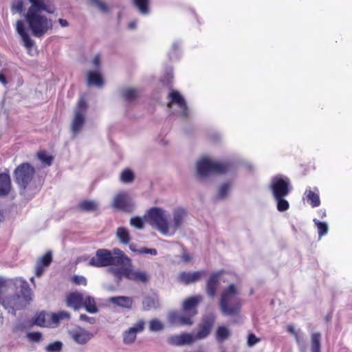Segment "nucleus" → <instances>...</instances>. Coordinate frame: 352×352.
Wrapping results in <instances>:
<instances>
[{
  "mask_svg": "<svg viewBox=\"0 0 352 352\" xmlns=\"http://www.w3.org/2000/svg\"><path fill=\"white\" fill-rule=\"evenodd\" d=\"M29 2L31 5L25 14V21L33 36L41 38L53 28L52 20L41 12L52 13L53 11L48 9L45 0H29Z\"/></svg>",
  "mask_w": 352,
  "mask_h": 352,
  "instance_id": "obj_1",
  "label": "nucleus"
},
{
  "mask_svg": "<svg viewBox=\"0 0 352 352\" xmlns=\"http://www.w3.org/2000/svg\"><path fill=\"white\" fill-rule=\"evenodd\" d=\"M8 286L12 288L15 293L6 297L2 302L3 307L11 310L12 313L25 307L32 300V292L28 283L21 277L9 280Z\"/></svg>",
  "mask_w": 352,
  "mask_h": 352,
  "instance_id": "obj_2",
  "label": "nucleus"
},
{
  "mask_svg": "<svg viewBox=\"0 0 352 352\" xmlns=\"http://www.w3.org/2000/svg\"><path fill=\"white\" fill-rule=\"evenodd\" d=\"M201 296H192L185 299L182 303V311H172L168 320L176 326H190L194 323V317L198 314L197 307L201 301Z\"/></svg>",
  "mask_w": 352,
  "mask_h": 352,
  "instance_id": "obj_3",
  "label": "nucleus"
},
{
  "mask_svg": "<svg viewBox=\"0 0 352 352\" xmlns=\"http://www.w3.org/2000/svg\"><path fill=\"white\" fill-rule=\"evenodd\" d=\"M89 264L96 267L129 265L131 259L119 248H113L112 251L98 249L96 255L90 259Z\"/></svg>",
  "mask_w": 352,
  "mask_h": 352,
  "instance_id": "obj_4",
  "label": "nucleus"
},
{
  "mask_svg": "<svg viewBox=\"0 0 352 352\" xmlns=\"http://www.w3.org/2000/svg\"><path fill=\"white\" fill-rule=\"evenodd\" d=\"M239 294V290L234 284L229 285L221 292L219 307L224 315L238 316L240 314L242 300L237 296Z\"/></svg>",
  "mask_w": 352,
  "mask_h": 352,
  "instance_id": "obj_5",
  "label": "nucleus"
},
{
  "mask_svg": "<svg viewBox=\"0 0 352 352\" xmlns=\"http://www.w3.org/2000/svg\"><path fill=\"white\" fill-rule=\"evenodd\" d=\"M231 168L232 164L229 162H217L208 158L200 160L197 164V174L201 177L226 174Z\"/></svg>",
  "mask_w": 352,
  "mask_h": 352,
  "instance_id": "obj_6",
  "label": "nucleus"
},
{
  "mask_svg": "<svg viewBox=\"0 0 352 352\" xmlns=\"http://www.w3.org/2000/svg\"><path fill=\"white\" fill-rule=\"evenodd\" d=\"M35 173V168L29 162H23L16 167L13 176L16 184L24 190L32 182Z\"/></svg>",
  "mask_w": 352,
  "mask_h": 352,
  "instance_id": "obj_7",
  "label": "nucleus"
},
{
  "mask_svg": "<svg viewBox=\"0 0 352 352\" xmlns=\"http://www.w3.org/2000/svg\"><path fill=\"white\" fill-rule=\"evenodd\" d=\"M146 221L163 234L169 232V223L165 212L160 208L153 207L148 210Z\"/></svg>",
  "mask_w": 352,
  "mask_h": 352,
  "instance_id": "obj_8",
  "label": "nucleus"
},
{
  "mask_svg": "<svg viewBox=\"0 0 352 352\" xmlns=\"http://www.w3.org/2000/svg\"><path fill=\"white\" fill-rule=\"evenodd\" d=\"M289 179L281 176L275 177L272 179L270 190L274 198L285 197L290 192Z\"/></svg>",
  "mask_w": 352,
  "mask_h": 352,
  "instance_id": "obj_9",
  "label": "nucleus"
},
{
  "mask_svg": "<svg viewBox=\"0 0 352 352\" xmlns=\"http://www.w3.org/2000/svg\"><path fill=\"white\" fill-rule=\"evenodd\" d=\"M216 317L213 314H208L204 316L201 322L198 325V330L195 335H193L195 342L198 340H202L208 337L210 333L214 324Z\"/></svg>",
  "mask_w": 352,
  "mask_h": 352,
  "instance_id": "obj_10",
  "label": "nucleus"
},
{
  "mask_svg": "<svg viewBox=\"0 0 352 352\" xmlns=\"http://www.w3.org/2000/svg\"><path fill=\"white\" fill-rule=\"evenodd\" d=\"M145 322L140 320L133 327L129 328L123 333V342L126 344H130L135 342L137 333L142 332L144 329Z\"/></svg>",
  "mask_w": 352,
  "mask_h": 352,
  "instance_id": "obj_11",
  "label": "nucleus"
},
{
  "mask_svg": "<svg viewBox=\"0 0 352 352\" xmlns=\"http://www.w3.org/2000/svg\"><path fill=\"white\" fill-rule=\"evenodd\" d=\"M221 275L222 272H214L209 276L206 282V291L207 294L211 298H214L217 294L219 287V278Z\"/></svg>",
  "mask_w": 352,
  "mask_h": 352,
  "instance_id": "obj_12",
  "label": "nucleus"
},
{
  "mask_svg": "<svg viewBox=\"0 0 352 352\" xmlns=\"http://www.w3.org/2000/svg\"><path fill=\"white\" fill-rule=\"evenodd\" d=\"M170 102L168 104V107H171L172 104H176L181 109L184 117L188 116V106L183 96L177 91H172L169 96Z\"/></svg>",
  "mask_w": 352,
  "mask_h": 352,
  "instance_id": "obj_13",
  "label": "nucleus"
},
{
  "mask_svg": "<svg viewBox=\"0 0 352 352\" xmlns=\"http://www.w3.org/2000/svg\"><path fill=\"white\" fill-rule=\"evenodd\" d=\"M16 30L17 33L21 36L23 45L28 50H30L34 45V42L30 37L28 32L25 30L24 22L21 20H18L16 23Z\"/></svg>",
  "mask_w": 352,
  "mask_h": 352,
  "instance_id": "obj_14",
  "label": "nucleus"
},
{
  "mask_svg": "<svg viewBox=\"0 0 352 352\" xmlns=\"http://www.w3.org/2000/svg\"><path fill=\"white\" fill-rule=\"evenodd\" d=\"M113 206L118 210L130 211L131 203L128 194L126 192L118 193L114 198Z\"/></svg>",
  "mask_w": 352,
  "mask_h": 352,
  "instance_id": "obj_15",
  "label": "nucleus"
},
{
  "mask_svg": "<svg viewBox=\"0 0 352 352\" xmlns=\"http://www.w3.org/2000/svg\"><path fill=\"white\" fill-rule=\"evenodd\" d=\"M84 295L78 292H71L66 296L67 307L78 310L83 307Z\"/></svg>",
  "mask_w": 352,
  "mask_h": 352,
  "instance_id": "obj_16",
  "label": "nucleus"
},
{
  "mask_svg": "<svg viewBox=\"0 0 352 352\" xmlns=\"http://www.w3.org/2000/svg\"><path fill=\"white\" fill-rule=\"evenodd\" d=\"M206 272L205 270H200L194 272H183L179 276V280L181 283L185 285H189L199 281L201 278L205 276Z\"/></svg>",
  "mask_w": 352,
  "mask_h": 352,
  "instance_id": "obj_17",
  "label": "nucleus"
},
{
  "mask_svg": "<svg viewBox=\"0 0 352 352\" xmlns=\"http://www.w3.org/2000/svg\"><path fill=\"white\" fill-rule=\"evenodd\" d=\"M168 342L174 346H182L185 344H190L195 342L193 335L184 333L180 335L170 336L168 338Z\"/></svg>",
  "mask_w": 352,
  "mask_h": 352,
  "instance_id": "obj_18",
  "label": "nucleus"
},
{
  "mask_svg": "<svg viewBox=\"0 0 352 352\" xmlns=\"http://www.w3.org/2000/svg\"><path fill=\"white\" fill-rule=\"evenodd\" d=\"M85 116L86 115L80 114V113H74L70 126L72 136L74 138L78 135L82 131L86 122Z\"/></svg>",
  "mask_w": 352,
  "mask_h": 352,
  "instance_id": "obj_19",
  "label": "nucleus"
},
{
  "mask_svg": "<svg viewBox=\"0 0 352 352\" xmlns=\"http://www.w3.org/2000/svg\"><path fill=\"white\" fill-rule=\"evenodd\" d=\"M187 216V212L184 208H178L173 211V219L169 223V229H172L174 232L179 229L185 218Z\"/></svg>",
  "mask_w": 352,
  "mask_h": 352,
  "instance_id": "obj_20",
  "label": "nucleus"
},
{
  "mask_svg": "<svg viewBox=\"0 0 352 352\" xmlns=\"http://www.w3.org/2000/svg\"><path fill=\"white\" fill-rule=\"evenodd\" d=\"M11 189L12 183L8 172L0 173V197L8 195Z\"/></svg>",
  "mask_w": 352,
  "mask_h": 352,
  "instance_id": "obj_21",
  "label": "nucleus"
},
{
  "mask_svg": "<svg viewBox=\"0 0 352 352\" xmlns=\"http://www.w3.org/2000/svg\"><path fill=\"white\" fill-rule=\"evenodd\" d=\"M126 278L137 283H146L148 281V276L146 272L134 270L129 267L126 272Z\"/></svg>",
  "mask_w": 352,
  "mask_h": 352,
  "instance_id": "obj_22",
  "label": "nucleus"
},
{
  "mask_svg": "<svg viewBox=\"0 0 352 352\" xmlns=\"http://www.w3.org/2000/svg\"><path fill=\"white\" fill-rule=\"evenodd\" d=\"M72 337L77 343L84 344L93 337V335L84 329L78 328L72 332Z\"/></svg>",
  "mask_w": 352,
  "mask_h": 352,
  "instance_id": "obj_23",
  "label": "nucleus"
},
{
  "mask_svg": "<svg viewBox=\"0 0 352 352\" xmlns=\"http://www.w3.org/2000/svg\"><path fill=\"white\" fill-rule=\"evenodd\" d=\"M306 201L312 208H316L320 205L319 191L318 188H314V190L311 188L306 189L305 192Z\"/></svg>",
  "mask_w": 352,
  "mask_h": 352,
  "instance_id": "obj_24",
  "label": "nucleus"
},
{
  "mask_svg": "<svg viewBox=\"0 0 352 352\" xmlns=\"http://www.w3.org/2000/svg\"><path fill=\"white\" fill-rule=\"evenodd\" d=\"M287 331L292 334L297 342V345L300 352H307V347L305 341L300 334L296 331L293 325L289 324L287 326Z\"/></svg>",
  "mask_w": 352,
  "mask_h": 352,
  "instance_id": "obj_25",
  "label": "nucleus"
},
{
  "mask_svg": "<svg viewBox=\"0 0 352 352\" xmlns=\"http://www.w3.org/2000/svg\"><path fill=\"white\" fill-rule=\"evenodd\" d=\"M109 302L121 307L131 309L133 305V298L128 296H114L109 299Z\"/></svg>",
  "mask_w": 352,
  "mask_h": 352,
  "instance_id": "obj_26",
  "label": "nucleus"
},
{
  "mask_svg": "<svg viewBox=\"0 0 352 352\" xmlns=\"http://www.w3.org/2000/svg\"><path fill=\"white\" fill-rule=\"evenodd\" d=\"M87 84L89 85H95L102 87L104 84L102 76L97 72H89L87 73Z\"/></svg>",
  "mask_w": 352,
  "mask_h": 352,
  "instance_id": "obj_27",
  "label": "nucleus"
},
{
  "mask_svg": "<svg viewBox=\"0 0 352 352\" xmlns=\"http://www.w3.org/2000/svg\"><path fill=\"white\" fill-rule=\"evenodd\" d=\"M98 205L94 200L85 199L79 203L78 208L83 212H94L98 210Z\"/></svg>",
  "mask_w": 352,
  "mask_h": 352,
  "instance_id": "obj_28",
  "label": "nucleus"
},
{
  "mask_svg": "<svg viewBox=\"0 0 352 352\" xmlns=\"http://www.w3.org/2000/svg\"><path fill=\"white\" fill-rule=\"evenodd\" d=\"M118 268H112L110 272L113 274L117 282H120L123 277L126 278V272H129V267H131V263L129 265L118 266Z\"/></svg>",
  "mask_w": 352,
  "mask_h": 352,
  "instance_id": "obj_29",
  "label": "nucleus"
},
{
  "mask_svg": "<svg viewBox=\"0 0 352 352\" xmlns=\"http://www.w3.org/2000/svg\"><path fill=\"white\" fill-rule=\"evenodd\" d=\"M311 352H321V334L319 332L311 335Z\"/></svg>",
  "mask_w": 352,
  "mask_h": 352,
  "instance_id": "obj_30",
  "label": "nucleus"
},
{
  "mask_svg": "<svg viewBox=\"0 0 352 352\" xmlns=\"http://www.w3.org/2000/svg\"><path fill=\"white\" fill-rule=\"evenodd\" d=\"M36 157L45 166H50L54 161V157L49 155L45 150L39 151L36 153Z\"/></svg>",
  "mask_w": 352,
  "mask_h": 352,
  "instance_id": "obj_31",
  "label": "nucleus"
},
{
  "mask_svg": "<svg viewBox=\"0 0 352 352\" xmlns=\"http://www.w3.org/2000/svg\"><path fill=\"white\" fill-rule=\"evenodd\" d=\"M82 307H85L87 311L91 314L96 313L98 311V308L94 298L89 296L84 297Z\"/></svg>",
  "mask_w": 352,
  "mask_h": 352,
  "instance_id": "obj_32",
  "label": "nucleus"
},
{
  "mask_svg": "<svg viewBox=\"0 0 352 352\" xmlns=\"http://www.w3.org/2000/svg\"><path fill=\"white\" fill-rule=\"evenodd\" d=\"M134 6L142 14L149 13L150 0H133Z\"/></svg>",
  "mask_w": 352,
  "mask_h": 352,
  "instance_id": "obj_33",
  "label": "nucleus"
},
{
  "mask_svg": "<svg viewBox=\"0 0 352 352\" xmlns=\"http://www.w3.org/2000/svg\"><path fill=\"white\" fill-rule=\"evenodd\" d=\"M117 237L123 244H128L131 241V236L128 230L124 227H120L116 231Z\"/></svg>",
  "mask_w": 352,
  "mask_h": 352,
  "instance_id": "obj_34",
  "label": "nucleus"
},
{
  "mask_svg": "<svg viewBox=\"0 0 352 352\" xmlns=\"http://www.w3.org/2000/svg\"><path fill=\"white\" fill-rule=\"evenodd\" d=\"M230 335V332L229 329L224 326H220L217 329L216 337L217 339L220 342L228 339Z\"/></svg>",
  "mask_w": 352,
  "mask_h": 352,
  "instance_id": "obj_35",
  "label": "nucleus"
},
{
  "mask_svg": "<svg viewBox=\"0 0 352 352\" xmlns=\"http://www.w3.org/2000/svg\"><path fill=\"white\" fill-rule=\"evenodd\" d=\"M70 314L66 311H61L58 313H54L51 316L53 323H58L61 320L69 319Z\"/></svg>",
  "mask_w": 352,
  "mask_h": 352,
  "instance_id": "obj_36",
  "label": "nucleus"
},
{
  "mask_svg": "<svg viewBox=\"0 0 352 352\" xmlns=\"http://www.w3.org/2000/svg\"><path fill=\"white\" fill-rule=\"evenodd\" d=\"M134 179V173L129 168L124 169L120 175V180L124 183H131Z\"/></svg>",
  "mask_w": 352,
  "mask_h": 352,
  "instance_id": "obj_37",
  "label": "nucleus"
},
{
  "mask_svg": "<svg viewBox=\"0 0 352 352\" xmlns=\"http://www.w3.org/2000/svg\"><path fill=\"white\" fill-rule=\"evenodd\" d=\"M142 305L144 309L149 310L152 308H156L158 306V302L155 298L147 296L144 299Z\"/></svg>",
  "mask_w": 352,
  "mask_h": 352,
  "instance_id": "obj_38",
  "label": "nucleus"
},
{
  "mask_svg": "<svg viewBox=\"0 0 352 352\" xmlns=\"http://www.w3.org/2000/svg\"><path fill=\"white\" fill-rule=\"evenodd\" d=\"M314 221L318 228L319 237L325 235L328 232L329 228L327 223L321 222L316 219H314Z\"/></svg>",
  "mask_w": 352,
  "mask_h": 352,
  "instance_id": "obj_39",
  "label": "nucleus"
},
{
  "mask_svg": "<svg viewBox=\"0 0 352 352\" xmlns=\"http://www.w3.org/2000/svg\"><path fill=\"white\" fill-rule=\"evenodd\" d=\"M87 109V104L86 100L84 98H80L78 102L77 107L74 110V113H80V114L86 115Z\"/></svg>",
  "mask_w": 352,
  "mask_h": 352,
  "instance_id": "obj_40",
  "label": "nucleus"
},
{
  "mask_svg": "<svg viewBox=\"0 0 352 352\" xmlns=\"http://www.w3.org/2000/svg\"><path fill=\"white\" fill-rule=\"evenodd\" d=\"M138 96L137 91L135 89L129 88L123 91V97L126 101H132Z\"/></svg>",
  "mask_w": 352,
  "mask_h": 352,
  "instance_id": "obj_41",
  "label": "nucleus"
},
{
  "mask_svg": "<svg viewBox=\"0 0 352 352\" xmlns=\"http://www.w3.org/2000/svg\"><path fill=\"white\" fill-rule=\"evenodd\" d=\"M277 202V210L279 212H284L288 210L289 207V202L285 199V197L274 198Z\"/></svg>",
  "mask_w": 352,
  "mask_h": 352,
  "instance_id": "obj_42",
  "label": "nucleus"
},
{
  "mask_svg": "<svg viewBox=\"0 0 352 352\" xmlns=\"http://www.w3.org/2000/svg\"><path fill=\"white\" fill-rule=\"evenodd\" d=\"M230 186L231 185L229 183H224L219 187L217 195L218 199H222L226 197L230 188Z\"/></svg>",
  "mask_w": 352,
  "mask_h": 352,
  "instance_id": "obj_43",
  "label": "nucleus"
},
{
  "mask_svg": "<svg viewBox=\"0 0 352 352\" xmlns=\"http://www.w3.org/2000/svg\"><path fill=\"white\" fill-rule=\"evenodd\" d=\"M52 261V255L50 252H47L45 253L41 259L37 262V263L42 265L43 267H48Z\"/></svg>",
  "mask_w": 352,
  "mask_h": 352,
  "instance_id": "obj_44",
  "label": "nucleus"
},
{
  "mask_svg": "<svg viewBox=\"0 0 352 352\" xmlns=\"http://www.w3.org/2000/svg\"><path fill=\"white\" fill-rule=\"evenodd\" d=\"M163 328V324L157 319H153L149 322V329L151 331H159Z\"/></svg>",
  "mask_w": 352,
  "mask_h": 352,
  "instance_id": "obj_45",
  "label": "nucleus"
},
{
  "mask_svg": "<svg viewBox=\"0 0 352 352\" xmlns=\"http://www.w3.org/2000/svg\"><path fill=\"white\" fill-rule=\"evenodd\" d=\"M62 343L59 341L49 344L46 346V351L49 352H59L62 349Z\"/></svg>",
  "mask_w": 352,
  "mask_h": 352,
  "instance_id": "obj_46",
  "label": "nucleus"
},
{
  "mask_svg": "<svg viewBox=\"0 0 352 352\" xmlns=\"http://www.w3.org/2000/svg\"><path fill=\"white\" fill-rule=\"evenodd\" d=\"M12 10L16 12L21 13L24 10V2L23 0H14L12 6Z\"/></svg>",
  "mask_w": 352,
  "mask_h": 352,
  "instance_id": "obj_47",
  "label": "nucleus"
},
{
  "mask_svg": "<svg viewBox=\"0 0 352 352\" xmlns=\"http://www.w3.org/2000/svg\"><path fill=\"white\" fill-rule=\"evenodd\" d=\"M27 338L32 342H39L43 340V336L40 332H30L27 334Z\"/></svg>",
  "mask_w": 352,
  "mask_h": 352,
  "instance_id": "obj_48",
  "label": "nucleus"
},
{
  "mask_svg": "<svg viewBox=\"0 0 352 352\" xmlns=\"http://www.w3.org/2000/svg\"><path fill=\"white\" fill-rule=\"evenodd\" d=\"M34 323L36 325L40 326V327H45L46 326V320H45V314L44 313H40L38 314L35 319Z\"/></svg>",
  "mask_w": 352,
  "mask_h": 352,
  "instance_id": "obj_49",
  "label": "nucleus"
},
{
  "mask_svg": "<svg viewBox=\"0 0 352 352\" xmlns=\"http://www.w3.org/2000/svg\"><path fill=\"white\" fill-rule=\"evenodd\" d=\"M72 281L76 285H87V281L85 277L82 276H74L72 278Z\"/></svg>",
  "mask_w": 352,
  "mask_h": 352,
  "instance_id": "obj_50",
  "label": "nucleus"
},
{
  "mask_svg": "<svg viewBox=\"0 0 352 352\" xmlns=\"http://www.w3.org/2000/svg\"><path fill=\"white\" fill-rule=\"evenodd\" d=\"M102 12H107L109 11L108 6L100 0H91Z\"/></svg>",
  "mask_w": 352,
  "mask_h": 352,
  "instance_id": "obj_51",
  "label": "nucleus"
},
{
  "mask_svg": "<svg viewBox=\"0 0 352 352\" xmlns=\"http://www.w3.org/2000/svg\"><path fill=\"white\" fill-rule=\"evenodd\" d=\"M130 223L131 226L140 229L142 228L144 226L142 219L138 217L131 218Z\"/></svg>",
  "mask_w": 352,
  "mask_h": 352,
  "instance_id": "obj_52",
  "label": "nucleus"
},
{
  "mask_svg": "<svg viewBox=\"0 0 352 352\" xmlns=\"http://www.w3.org/2000/svg\"><path fill=\"white\" fill-rule=\"evenodd\" d=\"M260 341V338H256L254 333H250L248 337V345L252 346Z\"/></svg>",
  "mask_w": 352,
  "mask_h": 352,
  "instance_id": "obj_53",
  "label": "nucleus"
},
{
  "mask_svg": "<svg viewBox=\"0 0 352 352\" xmlns=\"http://www.w3.org/2000/svg\"><path fill=\"white\" fill-rule=\"evenodd\" d=\"M80 318L82 320L86 321L89 323L94 324L96 322V319L92 317H89L85 314H81Z\"/></svg>",
  "mask_w": 352,
  "mask_h": 352,
  "instance_id": "obj_54",
  "label": "nucleus"
},
{
  "mask_svg": "<svg viewBox=\"0 0 352 352\" xmlns=\"http://www.w3.org/2000/svg\"><path fill=\"white\" fill-rule=\"evenodd\" d=\"M44 267H43L42 265L37 263L35 272L36 276L37 277H39L43 274L44 272Z\"/></svg>",
  "mask_w": 352,
  "mask_h": 352,
  "instance_id": "obj_55",
  "label": "nucleus"
},
{
  "mask_svg": "<svg viewBox=\"0 0 352 352\" xmlns=\"http://www.w3.org/2000/svg\"><path fill=\"white\" fill-rule=\"evenodd\" d=\"M0 82L3 85H6L8 84L6 77L2 71L0 72Z\"/></svg>",
  "mask_w": 352,
  "mask_h": 352,
  "instance_id": "obj_56",
  "label": "nucleus"
},
{
  "mask_svg": "<svg viewBox=\"0 0 352 352\" xmlns=\"http://www.w3.org/2000/svg\"><path fill=\"white\" fill-rule=\"evenodd\" d=\"M93 64L96 67H98L100 64V58L98 55L96 56L93 60Z\"/></svg>",
  "mask_w": 352,
  "mask_h": 352,
  "instance_id": "obj_57",
  "label": "nucleus"
},
{
  "mask_svg": "<svg viewBox=\"0 0 352 352\" xmlns=\"http://www.w3.org/2000/svg\"><path fill=\"white\" fill-rule=\"evenodd\" d=\"M58 21L62 27H67L69 25L68 21L65 19H59Z\"/></svg>",
  "mask_w": 352,
  "mask_h": 352,
  "instance_id": "obj_58",
  "label": "nucleus"
},
{
  "mask_svg": "<svg viewBox=\"0 0 352 352\" xmlns=\"http://www.w3.org/2000/svg\"><path fill=\"white\" fill-rule=\"evenodd\" d=\"M142 252L145 253H150L153 255L157 254V250L155 249L144 248Z\"/></svg>",
  "mask_w": 352,
  "mask_h": 352,
  "instance_id": "obj_59",
  "label": "nucleus"
},
{
  "mask_svg": "<svg viewBox=\"0 0 352 352\" xmlns=\"http://www.w3.org/2000/svg\"><path fill=\"white\" fill-rule=\"evenodd\" d=\"M129 28L134 29L136 27V23L135 21H132L128 25Z\"/></svg>",
  "mask_w": 352,
  "mask_h": 352,
  "instance_id": "obj_60",
  "label": "nucleus"
},
{
  "mask_svg": "<svg viewBox=\"0 0 352 352\" xmlns=\"http://www.w3.org/2000/svg\"><path fill=\"white\" fill-rule=\"evenodd\" d=\"M184 258L186 261H188L190 260V257L188 255L184 256Z\"/></svg>",
  "mask_w": 352,
  "mask_h": 352,
  "instance_id": "obj_61",
  "label": "nucleus"
},
{
  "mask_svg": "<svg viewBox=\"0 0 352 352\" xmlns=\"http://www.w3.org/2000/svg\"><path fill=\"white\" fill-rule=\"evenodd\" d=\"M321 214H322V217L325 216L326 215L325 212L324 211V212H321Z\"/></svg>",
  "mask_w": 352,
  "mask_h": 352,
  "instance_id": "obj_62",
  "label": "nucleus"
},
{
  "mask_svg": "<svg viewBox=\"0 0 352 352\" xmlns=\"http://www.w3.org/2000/svg\"><path fill=\"white\" fill-rule=\"evenodd\" d=\"M321 214H322V217L325 216L326 215L325 212L324 211V212H321Z\"/></svg>",
  "mask_w": 352,
  "mask_h": 352,
  "instance_id": "obj_63",
  "label": "nucleus"
},
{
  "mask_svg": "<svg viewBox=\"0 0 352 352\" xmlns=\"http://www.w3.org/2000/svg\"><path fill=\"white\" fill-rule=\"evenodd\" d=\"M30 280H31V282H32V283H33V282H34V278H33V277H32V278H30Z\"/></svg>",
  "mask_w": 352,
  "mask_h": 352,
  "instance_id": "obj_64",
  "label": "nucleus"
}]
</instances>
